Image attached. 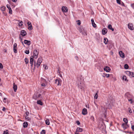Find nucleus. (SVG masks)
Wrapping results in <instances>:
<instances>
[{
	"instance_id": "1",
	"label": "nucleus",
	"mask_w": 134,
	"mask_h": 134,
	"mask_svg": "<svg viewBox=\"0 0 134 134\" xmlns=\"http://www.w3.org/2000/svg\"><path fill=\"white\" fill-rule=\"evenodd\" d=\"M34 57L33 56H31L30 58V63L31 64V67L33 66V64L34 62V66L35 67L36 66L37 68H38L39 67L41 64V63L42 61V59L41 58H39L38 60H37L36 64V62L35 61H34Z\"/></svg>"
},
{
	"instance_id": "2",
	"label": "nucleus",
	"mask_w": 134,
	"mask_h": 134,
	"mask_svg": "<svg viewBox=\"0 0 134 134\" xmlns=\"http://www.w3.org/2000/svg\"><path fill=\"white\" fill-rule=\"evenodd\" d=\"M77 83L79 89H80L81 91H84V87L85 86L82 80L81 79H78Z\"/></svg>"
},
{
	"instance_id": "3",
	"label": "nucleus",
	"mask_w": 134,
	"mask_h": 134,
	"mask_svg": "<svg viewBox=\"0 0 134 134\" xmlns=\"http://www.w3.org/2000/svg\"><path fill=\"white\" fill-rule=\"evenodd\" d=\"M125 97L127 98H133V96L131 95L129 92H127L125 93Z\"/></svg>"
},
{
	"instance_id": "4",
	"label": "nucleus",
	"mask_w": 134,
	"mask_h": 134,
	"mask_svg": "<svg viewBox=\"0 0 134 134\" xmlns=\"http://www.w3.org/2000/svg\"><path fill=\"white\" fill-rule=\"evenodd\" d=\"M33 53L34 58H37L38 54V52L36 49H35Z\"/></svg>"
},
{
	"instance_id": "5",
	"label": "nucleus",
	"mask_w": 134,
	"mask_h": 134,
	"mask_svg": "<svg viewBox=\"0 0 134 134\" xmlns=\"http://www.w3.org/2000/svg\"><path fill=\"white\" fill-rule=\"evenodd\" d=\"M41 96V94L38 93H37L35 94L33 96V98L35 100L37 99V98H38Z\"/></svg>"
},
{
	"instance_id": "6",
	"label": "nucleus",
	"mask_w": 134,
	"mask_h": 134,
	"mask_svg": "<svg viewBox=\"0 0 134 134\" xmlns=\"http://www.w3.org/2000/svg\"><path fill=\"white\" fill-rule=\"evenodd\" d=\"M62 82V80L59 79H56L55 80V83L58 86H61Z\"/></svg>"
},
{
	"instance_id": "7",
	"label": "nucleus",
	"mask_w": 134,
	"mask_h": 134,
	"mask_svg": "<svg viewBox=\"0 0 134 134\" xmlns=\"http://www.w3.org/2000/svg\"><path fill=\"white\" fill-rule=\"evenodd\" d=\"M126 74L129 75L130 77H134V73L133 72L129 71H127Z\"/></svg>"
},
{
	"instance_id": "8",
	"label": "nucleus",
	"mask_w": 134,
	"mask_h": 134,
	"mask_svg": "<svg viewBox=\"0 0 134 134\" xmlns=\"http://www.w3.org/2000/svg\"><path fill=\"white\" fill-rule=\"evenodd\" d=\"M104 70L106 72H109L111 70L110 68L108 66H105L104 68Z\"/></svg>"
},
{
	"instance_id": "9",
	"label": "nucleus",
	"mask_w": 134,
	"mask_h": 134,
	"mask_svg": "<svg viewBox=\"0 0 134 134\" xmlns=\"http://www.w3.org/2000/svg\"><path fill=\"white\" fill-rule=\"evenodd\" d=\"M128 27L130 30H133L134 29L133 25L132 24L129 23L128 24Z\"/></svg>"
},
{
	"instance_id": "10",
	"label": "nucleus",
	"mask_w": 134,
	"mask_h": 134,
	"mask_svg": "<svg viewBox=\"0 0 134 134\" xmlns=\"http://www.w3.org/2000/svg\"><path fill=\"white\" fill-rule=\"evenodd\" d=\"M24 42L25 44L27 45H29L31 44V41L29 40H25L24 41Z\"/></svg>"
},
{
	"instance_id": "11",
	"label": "nucleus",
	"mask_w": 134,
	"mask_h": 134,
	"mask_svg": "<svg viewBox=\"0 0 134 134\" xmlns=\"http://www.w3.org/2000/svg\"><path fill=\"white\" fill-rule=\"evenodd\" d=\"M62 10L63 12H68L67 8L65 6H63L62 8Z\"/></svg>"
},
{
	"instance_id": "12",
	"label": "nucleus",
	"mask_w": 134,
	"mask_h": 134,
	"mask_svg": "<svg viewBox=\"0 0 134 134\" xmlns=\"http://www.w3.org/2000/svg\"><path fill=\"white\" fill-rule=\"evenodd\" d=\"M26 34V33L25 31L24 30H22L21 31L20 34L22 36H25Z\"/></svg>"
},
{
	"instance_id": "13",
	"label": "nucleus",
	"mask_w": 134,
	"mask_h": 134,
	"mask_svg": "<svg viewBox=\"0 0 134 134\" xmlns=\"http://www.w3.org/2000/svg\"><path fill=\"white\" fill-rule=\"evenodd\" d=\"M82 114L83 115H85L87 114V109L84 108L83 109L82 111Z\"/></svg>"
},
{
	"instance_id": "14",
	"label": "nucleus",
	"mask_w": 134,
	"mask_h": 134,
	"mask_svg": "<svg viewBox=\"0 0 134 134\" xmlns=\"http://www.w3.org/2000/svg\"><path fill=\"white\" fill-rule=\"evenodd\" d=\"M107 30L106 28H103L102 30V34L103 35H105L106 34L107 32Z\"/></svg>"
},
{
	"instance_id": "15",
	"label": "nucleus",
	"mask_w": 134,
	"mask_h": 134,
	"mask_svg": "<svg viewBox=\"0 0 134 134\" xmlns=\"http://www.w3.org/2000/svg\"><path fill=\"white\" fill-rule=\"evenodd\" d=\"M119 53L120 57L122 58H124V54L123 53L122 51H120L119 52Z\"/></svg>"
},
{
	"instance_id": "16",
	"label": "nucleus",
	"mask_w": 134,
	"mask_h": 134,
	"mask_svg": "<svg viewBox=\"0 0 134 134\" xmlns=\"http://www.w3.org/2000/svg\"><path fill=\"white\" fill-rule=\"evenodd\" d=\"M122 127L124 129H126L128 127V125L127 124L123 123L122 125Z\"/></svg>"
},
{
	"instance_id": "17",
	"label": "nucleus",
	"mask_w": 134,
	"mask_h": 134,
	"mask_svg": "<svg viewBox=\"0 0 134 134\" xmlns=\"http://www.w3.org/2000/svg\"><path fill=\"white\" fill-rule=\"evenodd\" d=\"M13 88L14 89V91L15 92H16L17 89V86L14 83H13Z\"/></svg>"
},
{
	"instance_id": "18",
	"label": "nucleus",
	"mask_w": 134,
	"mask_h": 134,
	"mask_svg": "<svg viewBox=\"0 0 134 134\" xmlns=\"http://www.w3.org/2000/svg\"><path fill=\"white\" fill-rule=\"evenodd\" d=\"M91 21L92 24V26L94 27H96L97 25H96V24L95 23L94 21V20L93 19H91Z\"/></svg>"
},
{
	"instance_id": "19",
	"label": "nucleus",
	"mask_w": 134,
	"mask_h": 134,
	"mask_svg": "<svg viewBox=\"0 0 134 134\" xmlns=\"http://www.w3.org/2000/svg\"><path fill=\"white\" fill-rule=\"evenodd\" d=\"M76 131L78 132H81L83 131V129L81 128L78 127L77 128Z\"/></svg>"
},
{
	"instance_id": "20",
	"label": "nucleus",
	"mask_w": 134,
	"mask_h": 134,
	"mask_svg": "<svg viewBox=\"0 0 134 134\" xmlns=\"http://www.w3.org/2000/svg\"><path fill=\"white\" fill-rule=\"evenodd\" d=\"M108 27L109 29L111 30L112 31H114V29L112 27V26L110 24H109L108 26Z\"/></svg>"
},
{
	"instance_id": "21",
	"label": "nucleus",
	"mask_w": 134,
	"mask_h": 134,
	"mask_svg": "<svg viewBox=\"0 0 134 134\" xmlns=\"http://www.w3.org/2000/svg\"><path fill=\"white\" fill-rule=\"evenodd\" d=\"M27 125V122H25L23 123V126L24 128L26 127Z\"/></svg>"
},
{
	"instance_id": "22",
	"label": "nucleus",
	"mask_w": 134,
	"mask_h": 134,
	"mask_svg": "<svg viewBox=\"0 0 134 134\" xmlns=\"http://www.w3.org/2000/svg\"><path fill=\"white\" fill-rule=\"evenodd\" d=\"M108 41V39L106 38H104V43L105 44H106L107 43V42Z\"/></svg>"
},
{
	"instance_id": "23",
	"label": "nucleus",
	"mask_w": 134,
	"mask_h": 134,
	"mask_svg": "<svg viewBox=\"0 0 134 134\" xmlns=\"http://www.w3.org/2000/svg\"><path fill=\"white\" fill-rule=\"evenodd\" d=\"M45 122L46 124L47 125H49L50 124V122L49 120L48 119H47L46 120H45Z\"/></svg>"
},
{
	"instance_id": "24",
	"label": "nucleus",
	"mask_w": 134,
	"mask_h": 134,
	"mask_svg": "<svg viewBox=\"0 0 134 134\" xmlns=\"http://www.w3.org/2000/svg\"><path fill=\"white\" fill-rule=\"evenodd\" d=\"M37 103L38 104H39L41 105H43V103L40 100L37 101Z\"/></svg>"
},
{
	"instance_id": "25",
	"label": "nucleus",
	"mask_w": 134,
	"mask_h": 134,
	"mask_svg": "<svg viewBox=\"0 0 134 134\" xmlns=\"http://www.w3.org/2000/svg\"><path fill=\"white\" fill-rule=\"evenodd\" d=\"M5 7L3 6L1 8V9L2 11L3 12L5 10Z\"/></svg>"
},
{
	"instance_id": "26",
	"label": "nucleus",
	"mask_w": 134,
	"mask_h": 134,
	"mask_svg": "<svg viewBox=\"0 0 134 134\" xmlns=\"http://www.w3.org/2000/svg\"><path fill=\"white\" fill-rule=\"evenodd\" d=\"M123 121H124V122H125V124H127L128 121L127 118H124L123 119Z\"/></svg>"
},
{
	"instance_id": "27",
	"label": "nucleus",
	"mask_w": 134,
	"mask_h": 134,
	"mask_svg": "<svg viewBox=\"0 0 134 134\" xmlns=\"http://www.w3.org/2000/svg\"><path fill=\"white\" fill-rule=\"evenodd\" d=\"M122 79L124 80L125 81H128V80H127L126 76H124L122 77Z\"/></svg>"
},
{
	"instance_id": "28",
	"label": "nucleus",
	"mask_w": 134,
	"mask_h": 134,
	"mask_svg": "<svg viewBox=\"0 0 134 134\" xmlns=\"http://www.w3.org/2000/svg\"><path fill=\"white\" fill-rule=\"evenodd\" d=\"M103 75H104V76H103V77L106 76L107 77H109V74L104 73Z\"/></svg>"
},
{
	"instance_id": "29",
	"label": "nucleus",
	"mask_w": 134,
	"mask_h": 134,
	"mask_svg": "<svg viewBox=\"0 0 134 134\" xmlns=\"http://www.w3.org/2000/svg\"><path fill=\"white\" fill-rule=\"evenodd\" d=\"M3 134H9L8 131L7 130L4 131Z\"/></svg>"
},
{
	"instance_id": "30",
	"label": "nucleus",
	"mask_w": 134,
	"mask_h": 134,
	"mask_svg": "<svg viewBox=\"0 0 134 134\" xmlns=\"http://www.w3.org/2000/svg\"><path fill=\"white\" fill-rule=\"evenodd\" d=\"M133 98H131L128 99V101L130 102V103H132Z\"/></svg>"
},
{
	"instance_id": "31",
	"label": "nucleus",
	"mask_w": 134,
	"mask_h": 134,
	"mask_svg": "<svg viewBox=\"0 0 134 134\" xmlns=\"http://www.w3.org/2000/svg\"><path fill=\"white\" fill-rule=\"evenodd\" d=\"M40 134H46V131L45 130H43L41 131Z\"/></svg>"
},
{
	"instance_id": "32",
	"label": "nucleus",
	"mask_w": 134,
	"mask_h": 134,
	"mask_svg": "<svg viewBox=\"0 0 134 134\" xmlns=\"http://www.w3.org/2000/svg\"><path fill=\"white\" fill-rule=\"evenodd\" d=\"M124 67L125 69H127L129 68V66L127 64H126L124 65Z\"/></svg>"
},
{
	"instance_id": "33",
	"label": "nucleus",
	"mask_w": 134,
	"mask_h": 134,
	"mask_svg": "<svg viewBox=\"0 0 134 134\" xmlns=\"http://www.w3.org/2000/svg\"><path fill=\"white\" fill-rule=\"evenodd\" d=\"M46 83H42L41 84V85L42 86H43V87H45L46 86Z\"/></svg>"
},
{
	"instance_id": "34",
	"label": "nucleus",
	"mask_w": 134,
	"mask_h": 134,
	"mask_svg": "<svg viewBox=\"0 0 134 134\" xmlns=\"http://www.w3.org/2000/svg\"><path fill=\"white\" fill-rule=\"evenodd\" d=\"M41 79V82H43L42 83H46V80H45V79H42V78L41 79Z\"/></svg>"
},
{
	"instance_id": "35",
	"label": "nucleus",
	"mask_w": 134,
	"mask_h": 134,
	"mask_svg": "<svg viewBox=\"0 0 134 134\" xmlns=\"http://www.w3.org/2000/svg\"><path fill=\"white\" fill-rule=\"evenodd\" d=\"M25 62L26 64H27L29 62V60L27 58H25Z\"/></svg>"
},
{
	"instance_id": "36",
	"label": "nucleus",
	"mask_w": 134,
	"mask_h": 134,
	"mask_svg": "<svg viewBox=\"0 0 134 134\" xmlns=\"http://www.w3.org/2000/svg\"><path fill=\"white\" fill-rule=\"evenodd\" d=\"M13 51L15 53H16L17 52V51L16 48H14Z\"/></svg>"
},
{
	"instance_id": "37",
	"label": "nucleus",
	"mask_w": 134,
	"mask_h": 134,
	"mask_svg": "<svg viewBox=\"0 0 134 134\" xmlns=\"http://www.w3.org/2000/svg\"><path fill=\"white\" fill-rule=\"evenodd\" d=\"M23 22L21 21V22L19 23V25L20 26H21L23 25Z\"/></svg>"
},
{
	"instance_id": "38",
	"label": "nucleus",
	"mask_w": 134,
	"mask_h": 134,
	"mask_svg": "<svg viewBox=\"0 0 134 134\" xmlns=\"http://www.w3.org/2000/svg\"><path fill=\"white\" fill-rule=\"evenodd\" d=\"M98 97V95L97 93H96L95 94V96H94V98L95 99H97Z\"/></svg>"
},
{
	"instance_id": "39",
	"label": "nucleus",
	"mask_w": 134,
	"mask_h": 134,
	"mask_svg": "<svg viewBox=\"0 0 134 134\" xmlns=\"http://www.w3.org/2000/svg\"><path fill=\"white\" fill-rule=\"evenodd\" d=\"M32 26L31 25H30V26H28V29L29 30H31L32 29Z\"/></svg>"
},
{
	"instance_id": "40",
	"label": "nucleus",
	"mask_w": 134,
	"mask_h": 134,
	"mask_svg": "<svg viewBox=\"0 0 134 134\" xmlns=\"http://www.w3.org/2000/svg\"><path fill=\"white\" fill-rule=\"evenodd\" d=\"M9 13L11 14H12V10L11 8L9 9Z\"/></svg>"
},
{
	"instance_id": "41",
	"label": "nucleus",
	"mask_w": 134,
	"mask_h": 134,
	"mask_svg": "<svg viewBox=\"0 0 134 134\" xmlns=\"http://www.w3.org/2000/svg\"><path fill=\"white\" fill-rule=\"evenodd\" d=\"M25 53L26 54H28L29 53V50H26L25 51Z\"/></svg>"
},
{
	"instance_id": "42",
	"label": "nucleus",
	"mask_w": 134,
	"mask_h": 134,
	"mask_svg": "<svg viewBox=\"0 0 134 134\" xmlns=\"http://www.w3.org/2000/svg\"><path fill=\"white\" fill-rule=\"evenodd\" d=\"M7 7L9 9H11V8L10 6V5H9L8 4L7 5Z\"/></svg>"
},
{
	"instance_id": "43",
	"label": "nucleus",
	"mask_w": 134,
	"mask_h": 134,
	"mask_svg": "<svg viewBox=\"0 0 134 134\" xmlns=\"http://www.w3.org/2000/svg\"><path fill=\"white\" fill-rule=\"evenodd\" d=\"M90 119L93 121H94V118L93 116H91Z\"/></svg>"
},
{
	"instance_id": "44",
	"label": "nucleus",
	"mask_w": 134,
	"mask_h": 134,
	"mask_svg": "<svg viewBox=\"0 0 134 134\" xmlns=\"http://www.w3.org/2000/svg\"><path fill=\"white\" fill-rule=\"evenodd\" d=\"M19 38L20 39V41L23 44V45H24V43L22 41V38H21V37L20 36L19 37Z\"/></svg>"
},
{
	"instance_id": "45",
	"label": "nucleus",
	"mask_w": 134,
	"mask_h": 134,
	"mask_svg": "<svg viewBox=\"0 0 134 134\" xmlns=\"http://www.w3.org/2000/svg\"><path fill=\"white\" fill-rule=\"evenodd\" d=\"M6 98H4L3 100V102L4 103H6Z\"/></svg>"
},
{
	"instance_id": "46",
	"label": "nucleus",
	"mask_w": 134,
	"mask_h": 134,
	"mask_svg": "<svg viewBox=\"0 0 134 134\" xmlns=\"http://www.w3.org/2000/svg\"><path fill=\"white\" fill-rule=\"evenodd\" d=\"M120 0H116L117 3L119 4H120Z\"/></svg>"
},
{
	"instance_id": "47",
	"label": "nucleus",
	"mask_w": 134,
	"mask_h": 134,
	"mask_svg": "<svg viewBox=\"0 0 134 134\" xmlns=\"http://www.w3.org/2000/svg\"><path fill=\"white\" fill-rule=\"evenodd\" d=\"M76 123L78 125H79L80 124V122L79 121L77 120L76 121Z\"/></svg>"
},
{
	"instance_id": "48",
	"label": "nucleus",
	"mask_w": 134,
	"mask_h": 134,
	"mask_svg": "<svg viewBox=\"0 0 134 134\" xmlns=\"http://www.w3.org/2000/svg\"><path fill=\"white\" fill-rule=\"evenodd\" d=\"M27 24L28 26H30V25H31V23L30 22H28Z\"/></svg>"
},
{
	"instance_id": "49",
	"label": "nucleus",
	"mask_w": 134,
	"mask_h": 134,
	"mask_svg": "<svg viewBox=\"0 0 134 134\" xmlns=\"http://www.w3.org/2000/svg\"><path fill=\"white\" fill-rule=\"evenodd\" d=\"M17 44L16 43H15L14 45V48H16Z\"/></svg>"
},
{
	"instance_id": "50",
	"label": "nucleus",
	"mask_w": 134,
	"mask_h": 134,
	"mask_svg": "<svg viewBox=\"0 0 134 134\" xmlns=\"http://www.w3.org/2000/svg\"><path fill=\"white\" fill-rule=\"evenodd\" d=\"M43 67H44L45 69H48V67L46 66V65H44Z\"/></svg>"
},
{
	"instance_id": "51",
	"label": "nucleus",
	"mask_w": 134,
	"mask_h": 134,
	"mask_svg": "<svg viewBox=\"0 0 134 134\" xmlns=\"http://www.w3.org/2000/svg\"><path fill=\"white\" fill-rule=\"evenodd\" d=\"M129 112L130 113H132V111L131 109L130 108H129Z\"/></svg>"
},
{
	"instance_id": "52",
	"label": "nucleus",
	"mask_w": 134,
	"mask_h": 134,
	"mask_svg": "<svg viewBox=\"0 0 134 134\" xmlns=\"http://www.w3.org/2000/svg\"><path fill=\"white\" fill-rule=\"evenodd\" d=\"M25 118L26 119H27V120H29L30 119V118L28 116H26Z\"/></svg>"
},
{
	"instance_id": "53",
	"label": "nucleus",
	"mask_w": 134,
	"mask_h": 134,
	"mask_svg": "<svg viewBox=\"0 0 134 134\" xmlns=\"http://www.w3.org/2000/svg\"><path fill=\"white\" fill-rule=\"evenodd\" d=\"M25 114L26 115V116H28L29 115V112H28V111H26L25 113Z\"/></svg>"
},
{
	"instance_id": "54",
	"label": "nucleus",
	"mask_w": 134,
	"mask_h": 134,
	"mask_svg": "<svg viewBox=\"0 0 134 134\" xmlns=\"http://www.w3.org/2000/svg\"><path fill=\"white\" fill-rule=\"evenodd\" d=\"M3 65L1 63H0V68H3Z\"/></svg>"
},
{
	"instance_id": "55",
	"label": "nucleus",
	"mask_w": 134,
	"mask_h": 134,
	"mask_svg": "<svg viewBox=\"0 0 134 134\" xmlns=\"http://www.w3.org/2000/svg\"><path fill=\"white\" fill-rule=\"evenodd\" d=\"M5 110H6L5 108L4 107H3V108L2 110L3 111H5Z\"/></svg>"
},
{
	"instance_id": "56",
	"label": "nucleus",
	"mask_w": 134,
	"mask_h": 134,
	"mask_svg": "<svg viewBox=\"0 0 134 134\" xmlns=\"http://www.w3.org/2000/svg\"><path fill=\"white\" fill-rule=\"evenodd\" d=\"M131 129L133 131H134V125L132 126Z\"/></svg>"
},
{
	"instance_id": "57",
	"label": "nucleus",
	"mask_w": 134,
	"mask_h": 134,
	"mask_svg": "<svg viewBox=\"0 0 134 134\" xmlns=\"http://www.w3.org/2000/svg\"><path fill=\"white\" fill-rule=\"evenodd\" d=\"M75 59L77 60L78 61V57L76 56L75 57Z\"/></svg>"
},
{
	"instance_id": "58",
	"label": "nucleus",
	"mask_w": 134,
	"mask_h": 134,
	"mask_svg": "<svg viewBox=\"0 0 134 134\" xmlns=\"http://www.w3.org/2000/svg\"><path fill=\"white\" fill-rule=\"evenodd\" d=\"M12 1L14 2H16L17 1V0H12Z\"/></svg>"
},
{
	"instance_id": "59",
	"label": "nucleus",
	"mask_w": 134,
	"mask_h": 134,
	"mask_svg": "<svg viewBox=\"0 0 134 134\" xmlns=\"http://www.w3.org/2000/svg\"><path fill=\"white\" fill-rule=\"evenodd\" d=\"M58 75L60 76L61 77H62V75L60 74H60H58Z\"/></svg>"
},
{
	"instance_id": "60",
	"label": "nucleus",
	"mask_w": 134,
	"mask_h": 134,
	"mask_svg": "<svg viewBox=\"0 0 134 134\" xmlns=\"http://www.w3.org/2000/svg\"><path fill=\"white\" fill-rule=\"evenodd\" d=\"M57 73H58V74H60V72L59 70H58V71Z\"/></svg>"
},
{
	"instance_id": "61",
	"label": "nucleus",
	"mask_w": 134,
	"mask_h": 134,
	"mask_svg": "<svg viewBox=\"0 0 134 134\" xmlns=\"http://www.w3.org/2000/svg\"><path fill=\"white\" fill-rule=\"evenodd\" d=\"M81 24V23H80V22H79L78 23V24L79 25H80Z\"/></svg>"
},
{
	"instance_id": "62",
	"label": "nucleus",
	"mask_w": 134,
	"mask_h": 134,
	"mask_svg": "<svg viewBox=\"0 0 134 134\" xmlns=\"http://www.w3.org/2000/svg\"><path fill=\"white\" fill-rule=\"evenodd\" d=\"M2 95V94L1 93H0V96H1Z\"/></svg>"
},
{
	"instance_id": "63",
	"label": "nucleus",
	"mask_w": 134,
	"mask_h": 134,
	"mask_svg": "<svg viewBox=\"0 0 134 134\" xmlns=\"http://www.w3.org/2000/svg\"><path fill=\"white\" fill-rule=\"evenodd\" d=\"M6 52V51L5 50V51L4 52Z\"/></svg>"
},
{
	"instance_id": "64",
	"label": "nucleus",
	"mask_w": 134,
	"mask_h": 134,
	"mask_svg": "<svg viewBox=\"0 0 134 134\" xmlns=\"http://www.w3.org/2000/svg\"><path fill=\"white\" fill-rule=\"evenodd\" d=\"M86 34V35H87V34Z\"/></svg>"
}]
</instances>
